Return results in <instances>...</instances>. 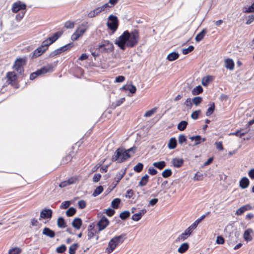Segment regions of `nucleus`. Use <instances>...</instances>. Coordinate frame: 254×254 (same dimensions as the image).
Wrapping results in <instances>:
<instances>
[{
    "label": "nucleus",
    "mask_w": 254,
    "mask_h": 254,
    "mask_svg": "<svg viewBox=\"0 0 254 254\" xmlns=\"http://www.w3.org/2000/svg\"><path fill=\"white\" fill-rule=\"evenodd\" d=\"M82 224V221L79 217L75 218L72 222V226L77 230H79Z\"/></svg>",
    "instance_id": "obj_22"
},
{
    "label": "nucleus",
    "mask_w": 254,
    "mask_h": 254,
    "mask_svg": "<svg viewBox=\"0 0 254 254\" xmlns=\"http://www.w3.org/2000/svg\"><path fill=\"white\" fill-rule=\"evenodd\" d=\"M53 66L52 64H48L47 65L44 66L37 70L36 71L32 73L30 75V79L33 80L35 79L38 76L43 74H45L49 72L53 71Z\"/></svg>",
    "instance_id": "obj_6"
},
{
    "label": "nucleus",
    "mask_w": 254,
    "mask_h": 254,
    "mask_svg": "<svg viewBox=\"0 0 254 254\" xmlns=\"http://www.w3.org/2000/svg\"><path fill=\"white\" fill-rule=\"evenodd\" d=\"M26 60L23 58H19L16 60L13 65L14 69L19 74L24 72L23 65L25 64Z\"/></svg>",
    "instance_id": "obj_9"
},
{
    "label": "nucleus",
    "mask_w": 254,
    "mask_h": 254,
    "mask_svg": "<svg viewBox=\"0 0 254 254\" xmlns=\"http://www.w3.org/2000/svg\"><path fill=\"white\" fill-rule=\"evenodd\" d=\"M205 215H202L200 218L196 219L191 225H190L181 235L178 237V239L183 241L185 240L192 233L198 225V224L204 218Z\"/></svg>",
    "instance_id": "obj_4"
},
{
    "label": "nucleus",
    "mask_w": 254,
    "mask_h": 254,
    "mask_svg": "<svg viewBox=\"0 0 254 254\" xmlns=\"http://www.w3.org/2000/svg\"><path fill=\"white\" fill-rule=\"evenodd\" d=\"M109 220L105 216H102L100 220L97 223V225L99 227L98 232H100L101 231L103 230L109 225Z\"/></svg>",
    "instance_id": "obj_10"
},
{
    "label": "nucleus",
    "mask_w": 254,
    "mask_h": 254,
    "mask_svg": "<svg viewBox=\"0 0 254 254\" xmlns=\"http://www.w3.org/2000/svg\"><path fill=\"white\" fill-rule=\"evenodd\" d=\"M51 44H49V40L48 39L43 41L41 47L43 48V49H45V51H46L48 49V47Z\"/></svg>",
    "instance_id": "obj_53"
},
{
    "label": "nucleus",
    "mask_w": 254,
    "mask_h": 254,
    "mask_svg": "<svg viewBox=\"0 0 254 254\" xmlns=\"http://www.w3.org/2000/svg\"><path fill=\"white\" fill-rule=\"evenodd\" d=\"M190 139L193 141H195V143L194 145H197L199 144L201 142H204L206 140L205 138H201L200 135H197L196 136H192L190 137Z\"/></svg>",
    "instance_id": "obj_23"
},
{
    "label": "nucleus",
    "mask_w": 254,
    "mask_h": 254,
    "mask_svg": "<svg viewBox=\"0 0 254 254\" xmlns=\"http://www.w3.org/2000/svg\"><path fill=\"white\" fill-rule=\"evenodd\" d=\"M253 232V230L251 229H248L246 230L244 233V238L247 241H251L253 239L252 237L251 236V234Z\"/></svg>",
    "instance_id": "obj_30"
},
{
    "label": "nucleus",
    "mask_w": 254,
    "mask_h": 254,
    "mask_svg": "<svg viewBox=\"0 0 254 254\" xmlns=\"http://www.w3.org/2000/svg\"><path fill=\"white\" fill-rule=\"evenodd\" d=\"M180 55L178 52H173L170 53L167 57V59L170 62L174 61L178 59Z\"/></svg>",
    "instance_id": "obj_29"
},
{
    "label": "nucleus",
    "mask_w": 254,
    "mask_h": 254,
    "mask_svg": "<svg viewBox=\"0 0 254 254\" xmlns=\"http://www.w3.org/2000/svg\"><path fill=\"white\" fill-rule=\"evenodd\" d=\"M177 144V139L175 137H172L170 139L168 147L170 149H175Z\"/></svg>",
    "instance_id": "obj_32"
},
{
    "label": "nucleus",
    "mask_w": 254,
    "mask_h": 254,
    "mask_svg": "<svg viewBox=\"0 0 254 254\" xmlns=\"http://www.w3.org/2000/svg\"><path fill=\"white\" fill-rule=\"evenodd\" d=\"M74 46V44L73 42L69 43L62 47H60L59 49H57L54 51L52 52L49 57L50 58H53L56 57V56L61 54L63 52L68 51L70 50Z\"/></svg>",
    "instance_id": "obj_8"
},
{
    "label": "nucleus",
    "mask_w": 254,
    "mask_h": 254,
    "mask_svg": "<svg viewBox=\"0 0 254 254\" xmlns=\"http://www.w3.org/2000/svg\"><path fill=\"white\" fill-rule=\"evenodd\" d=\"M102 12L100 7H98L93 10L91 11L88 14L89 18H93L97 15H98Z\"/></svg>",
    "instance_id": "obj_31"
},
{
    "label": "nucleus",
    "mask_w": 254,
    "mask_h": 254,
    "mask_svg": "<svg viewBox=\"0 0 254 254\" xmlns=\"http://www.w3.org/2000/svg\"><path fill=\"white\" fill-rule=\"evenodd\" d=\"M78 205L80 209H84L86 206V202L84 200H80L78 202Z\"/></svg>",
    "instance_id": "obj_61"
},
{
    "label": "nucleus",
    "mask_w": 254,
    "mask_h": 254,
    "mask_svg": "<svg viewBox=\"0 0 254 254\" xmlns=\"http://www.w3.org/2000/svg\"><path fill=\"white\" fill-rule=\"evenodd\" d=\"M142 216L140 215V214L139 213H136L134 214L131 217V219L135 221H139L141 218Z\"/></svg>",
    "instance_id": "obj_64"
},
{
    "label": "nucleus",
    "mask_w": 254,
    "mask_h": 254,
    "mask_svg": "<svg viewBox=\"0 0 254 254\" xmlns=\"http://www.w3.org/2000/svg\"><path fill=\"white\" fill-rule=\"evenodd\" d=\"M42 234L47 237L53 238L55 236V232L49 228L45 227L43 230Z\"/></svg>",
    "instance_id": "obj_18"
},
{
    "label": "nucleus",
    "mask_w": 254,
    "mask_h": 254,
    "mask_svg": "<svg viewBox=\"0 0 254 254\" xmlns=\"http://www.w3.org/2000/svg\"><path fill=\"white\" fill-rule=\"evenodd\" d=\"M121 200L119 198H116L113 200L111 203L112 207L114 209H117L119 207Z\"/></svg>",
    "instance_id": "obj_40"
},
{
    "label": "nucleus",
    "mask_w": 254,
    "mask_h": 254,
    "mask_svg": "<svg viewBox=\"0 0 254 254\" xmlns=\"http://www.w3.org/2000/svg\"><path fill=\"white\" fill-rule=\"evenodd\" d=\"M7 81L9 84H12L17 79V75L14 72H8L6 74Z\"/></svg>",
    "instance_id": "obj_19"
},
{
    "label": "nucleus",
    "mask_w": 254,
    "mask_h": 254,
    "mask_svg": "<svg viewBox=\"0 0 254 254\" xmlns=\"http://www.w3.org/2000/svg\"><path fill=\"white\" fill-rule=\"evenodd\" d=\"M66 250V247L64 245H62L57 248L56 251L58 253L62 254Z\"/></svg>",
    "instance_id": "obj_57"
},
{
    "label": "nucleus",
    "mask_w": 254,
    "mask_h": 254,
    "mask_svg": "<svg viewBox=\"0 0 254 254\" xmlns=\"http://www.w3.org/2000/svg\"><path fill=\"white\" fill-rule=\"evenodd\" d=\"M188 124V123L187 121H182L178 124L177 128L178 130L183 131L186 128Z\"/></svg>",
    "instance_id": "obj_38"
},
{
    "label": "nucleus",
    "mask_w": 254,
    "mask_h": 254,
    "mask_svg": "<svg viewBox=\"0 0 254 254\" xmlns=\"http://www.w3.org/2000/svg\"><path fill=\"white\" fill-rule=\"evenodd\" d=\"M149 180V176L147 174H145L143 176L141 180L138 183V186L140 187H144L146 185Z\"/></svg>",
    "instance_id": "obj_33"
},
{
    "label": "nucleus",
    "mask_w": 254,
    "mask_h": 254,
    "mask_svg": "<svg viewBox=\"0 0 254 254\" xmlns=\"http://www.w3.org/2000/svg\"><path fill=\"white\" fill-rule=\"evenodd\" d=\"M87 237H88V240H91L92 238L94 237H96V242L95 243V244H97L98 241L99 240V237L98 235V234L99 232H98V231H93V230H87Z\"/></svg>",
    "instance_id": "obj_17"
},
{
    "label": "nucleus",
    "mask_w": 254,
    "mask_h": 254,
    "mask_svg": "<svg viewBox=\"0 0 254 254\" xmlns=\"http://www.w3.org/2000/svg\"><path fill=\"white\" fill-rule=\"evenodd\" d=\"M179 143L180 144H183L184 142H185L187 141L186 137L184 134H181L178 137Z\"/></svg>",
    "instance_id": "obj_62"
},
{
    "label": "nucleus",
    "mask_w": 254,
    "mask_h": 254,
    "mask_svg": "<svg viewBox=\"0 0 254 254\" xmlns=\"http://www.w3.org/2000/svg\"><path fill=\"white\" fill-rule=\"evenodd\" d=\"M130 212L128 211H125L120 214V218L123 220H125L130 216Z\"/></svg>",
    "instance_id": "obj_43"
},
{
    "label": "nucleus",
    "mask_w": 254,
    "mask_h": 254,
    "mask_svg": "<svg viewBox=\"0 0 254 254\" xmlns=\"http://www.w3.org/2000/svg\"><path fill=\"white\" fill-rule=\"evenodd\" d=\"M234 62L231 59L228 58L225 60V66L226 68L233 70L234 68Z\"/></svg>",
    "instance_id": "obj_24"
},
{
    "label": "nucleus",
    "mask_w": 254,
    "mask_h": 254,
    "mask_svg": "<svg viewBox=\"0 0 254 254\" xmlns=\"http://www.w3.org/2000/svg\"><path fill=\"white\" fill-rule=\"evenodd\" d=\"M107 25L108 28L115 32L118 29L119 26V20L118 17L113 14L110 15L108 18Z\"/></svg>",
    "instance_id": "obj_7"
},
{
    "label": "nucleus",
    "mask_w": 254,
    "mask_h": 254,
    "mask_svg": "<svg viewBox=\"0 0 254 254\" xmlns=\"http://www.w3.org/2000/svg\"><path fill=\"white\" fill-rule=\"evenodd\" d=\"M251 208L252 206L249 204L244 205L237 210L236 214L238 215H241L244 212L249 210Z\"/></svg>",
    "instance_id": "obj_25"
},
{
    "label": "nucleus",
    "mask_w": 254,
    "mask_h": 254,
    "mask_svg": "<svg viewBox=\"0 0 254 254\" xmlns=\"http://www.w3.org/2000/svg\"><path fill=\"white\" fill-rule=\"evenodd\" d=\"M126 172V170L125 169L124 171H121L119 172H118L116 175V177L115 178V180L116 181V184H115V186L113 188H114L118 184V183L122 180V179L124 177Z\"/></svg>",
    "instance_id": "obj_26"
},
{
    "label": "nucleus",
    "mask_w": 254,
    "mask_h": 254,
    "mask_svg": "<svg viewBox=\"0 0 254 254\" xmlns=\"http://www.w3.org/2000/svg\"><path fill=\"white\" fill-rule=\"evenodd\" d=\"M72 157L71 155L68 154L64 157L62 161V163L63 164H66L67 163L70 162L72 160Z\"/></svg>",
    "instance_id": "obj_48"
},
{
    "label": "nucleus",
    "mask_w": 254,
    "mask_h": 254,
    "mask_svg": "<svg viewBox=\"0 0 254 254\" xmlns=\"http://www.w3.org/2000/svg\"><path fill=\"white\" fill-rule=\"evenodd\" d=\"M89 26L88 22H83L79 25V26L77 28L76 31H77V32L79 33L81 36H82L84 34V33L88 30V29L89 28Z\"/></svg>",
    "instance_id": "obj_13"
},
{
    "label": "nucleus",
    "mask_w": 254,
    "mask_h": 254,
    "mask_svg": "<svg viewBox=\"0 0 254 254\" xmlns=\"http://www.w3.org/2000/svg\"><path fill=\"white\" fill-rule=\"evenodd\" d=\"M203 179V175L202 173L197 172L194 175V176L193 178V180L194 181H201Z\"/></svg>",
    "instance_id": "obj_51"
},
{
    "label": "nucleus",
    "mask_w": 254,
    "mask_h": 254,
    "mask_svg": "<svg viewBox=\"0 0 254 254\" xmlns=\"http://www.w3.org/2000/svg\"><path fill=\"white\" fill-rule=\"evenodd\" d=\"M212 80V77L211 76H207L204 77L202 80V84L204 86H206L208 85L209 82Z\"/></svg>",
    "instance_id": "obj_50"
},
{
    "label": "nucleus",
    "mask_w": 254,
    "mask_h": 254,
    "mask_svg": "<svg viewBox=\"0 0 254 254\" xmlns=\"http://www.w3.org/2000/svg\"><path fill=\"white\" fill-rule=\"evenodd\" d=\"M76 212V210L73 207H70L66 212V215L68 217H71L74 215Z\"/></svg>",
    "instance_id": "obj_47"
},
{
    "label": "nucleus",
    "mask_w": 254,
    "mask_h": 254,
    "mask_svg": "<svg viewBox=\"0 0 254 254\" xmlns=\"http://www.w3.org/2000/svg\"><path fill=\"white\" fill-rule=\"evenodd\" d=\"M63 34V32H57L55 33L52 36L49 37L48 39L49 40V44H52L56 42Z\"/></svg>",
    "instance_id": "obj_20"
},
{
    "label": "nucleus",
    "mask_w": 254,
    "mask_h": 254,
    "mask_svg": "<svg viewBox=\"0 0 254 254\" xmlns=\"http://www.w3.org/2000/svg\"><path fill=\"white\" fill-rule=\"evenodd\" d=\"M172 174V171L170 169H167L164 170L162 173L163 178H167L170 177Z\"/></svg>",
    "instance_id": "obj_45"
},
{
    "label": "nucleus",
    "mask_w": 254,
    "mask_h": 254,
    "mask_svg": "<svg viewBox=\"0 0 254 254\" xmlns=\"http://www.w3.org/2000/svg\"><path fill=\"white\" fill-rule=\"evenodd\" d=\"M45 52V49H43V48L40 46L29 55V57L31 59L36 58Z\"/></svg>",
    "instance_id": "obj_14"
},
{
    "label": "nucleus",
    "mask_w": 254,
    "mask_h": 254,
    "mask_svg": "<svg viewBox=\"0 0 254 254\" xmlns=\"http://www.w3.org/2000/svg\"><path fill=\"white\" fill-rule=\"evenodd\" d=\"M53 211L51 209H44L40 213L41 218H51L52 217Z\"/></svg>",
    "instance_id": "obj_16"
},
{
    "label": "nucleus",
    "mask_w": 254,
    "mask_h": 254,
    "mask_svg": "<svg viewBox=\"0 0 254 254\" xmlns=\"http://www.w3.org/2000/svg\"><path fill=\"white\" fill-rule=\"evenodd\" d=\"M242 129L237 130L235 132H231L230 133V135H236L241 137L242 136L246 134L245 132H242Z\"/></svg>",
    "instance_id": "obj_54"
},
{
    "label": "nucleus",
    "mask_w": 254,
    "mask_h": 254,
    "mask_svg": "<svg viewBox=\"0 0 254 254\" xmlns=\"http://www.w3.org/2000/svg\"><path fill=\"white\" fill-rule=\"evenodd\" d=\"M184 160L182 158L176 157L172 160L173 166L175 168H179L181 167L184 165Z\"/></svg>",
    "instance_id": "obj_15"
},
{
    "label": "nucleus",
    "mask_w": 254,
    "mask_h": 254,
    "mask_svg": "<svg viewBox=\"0 0 254 254\" xmlns=\"http://www.w3.org/2000/svg\"><path fill=\"white\" fill-rule=\"evenodd\" d=\"M214 110H215V104H214V103L213 102L210 104V106L207 109V111L205 114L206 116L207 117L211 116L214 112Z\"/></svg>",
    "instance_id": "obj_39"
},
{
    "label": "nucleus",
    "mask_w": 254,
    "mask_h": 254,
    "mask_svg": "<svg viewBox=\"0 0 254 254\" xmlns=\"http://www.w3.org/2000/svg\"><path fill=\"white\" fill-rule=\"evenodd\" d=\"M81 35L75 30V31L72 34L71 39L72 41H74L77 40Z\"/></svg>",
    "instance_id": "obj_58"
},
{
    "label": "nucleus",
    "mask_w": 254,
    "mask_h": 254,
    "mask_svg": "<svg viewBox=\"0 0 254 254\" xmlns=\"http://www.w3.org/2000/svg\"><path fill=\"white\" fill-rule=\"evenodd\" d=\"M26 5L25 3L20 1L14 2L12 4V11L14 13H16L21 10H25Z\"/></svg>",
    "instance_id": "obj_11"
},
{
    "label": "nucleus",
    "mask_w": 254,
    "mask_h": 254,
    "mask_svg": "<svg viewBox=\"0 0 254 254\" xmlns=\"http://www.w3.org/2000/svg\"><path fill=\"white\" fill-rule=\"evenodd\" d=\"M21 252V250L18 247L12 248L8 251L9 254H20Z\"/></svg>",
    "instance_id": "obj_49"
},
{
    "label": "nucleus",
    "mask_w": 254,
    "mask_h": 254,
    "mask_svg": "<svg viewBox=\"0 0 254 254\" xmlns=\"http://www.w3.org/2000/svg\"><path fill=\"white\" fill-rule=\"evenodd\" d=\"M254 21V14L249 15L246 22V24L249 25Z\"/></svg>",
    "instance_id": "obj_63"
},
{
    "label": "nucleus",
    "mask_w": 254,
    "mask_h": 254,
    "mask_svg": "<svg viewBox=\"0 0 254 254\" xmlns=\"http://www.w3.org/2000/svg\"><path fill=\"white\" fill-rule=\"evenodd\" d=\"M139 39L138 30L134 29L131 32L126 30L116 40L115 44L121 50H125L126 47H135L137 45Z\"/></svg>",
    "instance_id": "obj_1"
},
{
    "label": "nucleus",
    "mask_w": 254,
    "mask_h": 254,
    "mask_svg": "<svg viewBox=\"0 0 254 254\" xmlns=\"http://www.w3.org/2000/svg\"><path fill=\"white\" fill-rule=\"evenodd\" d=\"M122 89L126 91H129L131 94L135 93L136 91V87L132 84L124 85Z\"/></svg>",
    "instance_id": "obj_28"
},
{
    "label": "nucleus",
    "mask_w": 254,
    "mask_h": 254,
    "mask_svg": "<svg viewBox=\"0 0 254 254\" xmlns=\"http://www.w3.org/2000/svg\"><path fill=\"white\" fill-rule=\"evenodd\" d=\"M189 244L187 243H185L181 245L178 251L180 254H184L189 249Z\"/></svg>",
    "instance_id": "obj_36"
},
{
    "label": "nucleus",
    "mask_w": 254,
    "mask_h": 254,
    "mask_svg": "<svg viewBox=\"0 0 254 254\" xmlns=\"http://www.w3.org/2000/svg\"><path fill=\"white\" fill-rule=\"evenodd\" d=\"M103 191V188L102 186H99L98 187L96 188V189L94 190L92 195L94 197H96L99 195L100 193H102V192Z\"/></svg>",
    "instance_id": "obj_42"
},
{
    "label": "nucleus",
    "mask_w": 254,
    "mask_h": 254,
    "mask_svg": "<svg viewBox=\"0 0 254 254\" xmlns=\"http://www.w3.org/2000/svg\"><path fill=\"white\" fill-rule=\"evenodd\" d=\"M131 157L130 154L126 152V149L120 147L116 150L111 159L112 162L117 161L118 163H121L125 162Z\"/></svg>",
    "instance_id": "obj_2"
},
{
    "label": "nucleus",
    "mask_w": 254,
    "mask_h": 254,
    "mask_svg": "<svg viewBox=\"0 0 254 254\" xmlns=\"http://www.w3.org/2000/svg\"><path fill=\"white\" fill-rule=\"evenodd\" d=\"M57 225L60 228H64L67 226L64 218L62 217H60L58 218Z\"/></svg>",
    "instance_id": "obj_37"
},
{
    "label": "nucleus",
    "mask_w": 254,
    "mask_h": 254,
    "mask_svg": "<svg viewBox=\"0 0 254 254\" xmlns=\"http://www.w3.org/2000/svg\"><path fill=\"white\" fill-rule=\"evenodd\" d=\"M94 49L99 50L102 53H111L114 52V46L109 40H103L100 44L94 47Z\"/></svg>",
    "instance_id": "obj_5"
},
{
    "label": "nucleus",
    "mask_w": 254,
    "mask_h": 254,
    "mask_svg": "<svg viewBox=\"0 0 254 254\" xmlns=\"http://www.w3.org/2000/svg\"><path fill=\"white\" fill-rule=\"evenodd\" d=\"M249 180L246 177H243L239 182V186L243 189H245L248 188L249 186Z\"/></svg>",
    "instance_id": "obj_21"
},
{
    "label": "nucleus",
    "mask_w": 254,
    "mask_h": 254,
    "mask_svg": "<svg viewBox=\"0 0 254 254\" xmlns=\"http://www.w3.org/2000/svg\"><path fill=\"white\" fill-rule=\"evenodd\" d=\"M79 245L77 243H74L70 246L69 248V254H75Z\"/></svg>",
    "instance_id": "obj_41"
},
{
    "label": "nucleus",
    "mask_w": 254,
    "mask_h": 254,
    "mask_svg": "<svg viewBox=\"0 0 254 254\" xmlns=\"http://www.w3.org/2000/svg\"><path fill=\"white\" fill-rule=\"evenodd\" d=\"M194 49V47L193 46H190L188 48L183 49L182 53L184 55H187L192 52Z\"/></svg>",
    "instance_id": "obj_56"
},
{
    "label": "nucleus",
    "mask_w": 254,
    "mask_h": 254,
    "mask_svg": "<svg viewBox=\"0 0 254 254\" xmlns=\"http://www.w3.org/2000/svg\"><path fill=\"white\" fill-rule=\"evenodd\" d=\"M153 165L159 170H162L166 166V163L164 161H161L154 162Z\"/></svg>",
    "instance_id": "obj_35"
},
{
    "label": "nucleus",
    "mask_w": 254,
    "mask_h": 254,
    "mask_svg": "<svg viewBox=\"0 0 254 254\" xmlns=\"http://www.w3.org/2000/svg\"><path fill=\"white\" fill-rule=\"evenodd\" d=\"M202 101V98L200 96H196L194 97L192 100V102L195 106H198Z\"/></svg>",
    "instance_id": "obj_46"
},
{
    "label": "nucleus",
    "mask_w": 254,
    "mask_h": 254,
    "mask_svg": "<svg viewBox=\"0 0 254 254\" xmlns=\"http://www.w3.org/2000/svg\"><path fill=\"white\" fill-rule=\"evenodd\" d=\"M156 111V108H154L150 110H148L144 114V117H151Z\"/></svg>",
    "instance_id": "obj_59"
},
{
    "label": "nucleus",
    "mask_w": 254,
    "mask_h": 254,
    "mask_svg": "<svg viewBox=\"0 0 254 254\" xmlns=\"http://www.w3.org/2000/svg\"><path fill=\"white\" fill-rule=\"evenodd\" d=\"M200 113V110H196L193 112L191 115V118L193 120H197L198 118L199 115Z\"/></svg>",
    "instance_id": "obj_55"
},
{
    "label": "nucleus",
    "mask_w": 254,
    "mask_h": 254,
    "mask_svg": "<svg viewBox=\"0 0 254 254\" xmlns=\"http://www.w3.org/2000/svg\"><path fill=\"white\" fill-rule=\"evenodd\" d=\"M203 91V88L200 85H198L192 90L191 94L193 95H197L201 94Z\"/></svg>",
    "instance_id": "obj_34"
},
{
    "label": "nucleus",
    "mask_w": 254,
    "mask_h": 254,
    "mask_svg": "<svg viewBox=\"0 0 254 254\" xmlns=\"http://www.w3.org/2000/svg\"><path fill=\"white\" fill-rule=\"evenodd\" d=\"M143 164L141 163H138L133 168V170L137 173H140L143 169Z\"/></svg>",
    "instance_id": "obj_44"
},
{
    "label": "nucleus",
    "mask_w": 254,
    "mask_h": 254,
    "mask_svg": "<svg viewBox=\"0 0 254 254\" xmlns=\"http://www.w3.org/2000/svg\"><path fill=\"white\" fill-rule=\"evenodd\" d=\"M207 30L206 28L203 29L200 32L197 34L195 38V40L196 42H198L201 41L205 35L207 33Z\"/></svg>",
    "instance_id": "obj_27"
},
{
    "label": "nucleus",
    "mask_w": 254,
    "mask_h": 254,
    "mask_svg": "<svg viewBox=\"0 0 254 254\" xmlns=\"http://www.w3.org/2000/svg\"><path fill=\"white\" fill-rule=\"evenodd\" d=\"M126 239V234H122L120 236L113 238L108 243V247L106 251L108 254H111L116 249L117 246L122 244Z\"/></svg>",
    "instance_id": "obj_3"
},
{
    "label": "nucleus",
    "mask_w": 254,
    "mask_h": 254,
    "mask_svg": "<svg viewBox=\"0 0 254 254\" xmlns=\"http://www.w3.org/2000/svg\"><path fill=\"white\" fill-rule=\"evenodd\" d=\"M71 202L70 201H64L62 203L61 205L60 206V208L66 209L69 206Z\"/></svg>",
    "instance_id": "obj_60"
},
{
    "label": "nucleus",
    "mask_w": 254,
    "mask_h": 254,
    "mask_svg": "<svg viewBox=\"0 0 254 254\" xmlns=\"http://www.w3.org/2000/svg\"><path fill=\"white\" fill-rule=\"evenodd\" d=\"M77 181V179L75 177H71L67 180L62 182L59 184V187L61 188L66 187L69 185L75 183Z\"/></svg>",
    "instance_id": "obj_12"
},
{
    "label": "nucleus",
    "mask_w": 254,
    "mask_h": 254,
    "mask_svg": "<svg viewBox=\"0 0 254 254\" xmlns=\"http://www.w3.org/2000/svg\"><path fill=\"white\" fill-rule=\"evenodd\" d=\"M75 22L71 21H67L64 23V27L66 29H72L74 28Z\"/></svg>",
    "instance_id": "obj_52"
}]
</instances>
